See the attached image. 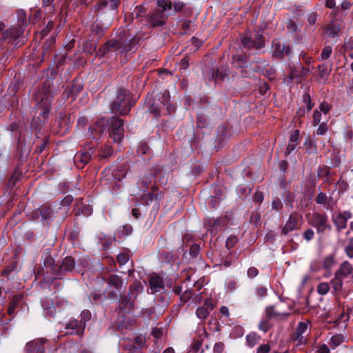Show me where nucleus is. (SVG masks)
Segmentation results:
<instances>
[{"instance_id":"f257e3e1","label":"nucleus","mask_w":353,"mask_h":353,"mask_svg":"<svg viewBox=\"0 0 353 353\" xmlns=\"http://www.w3.org/2000/svg\"><path fill=\"white\" fill-rule=\"evenodd\" d=\"M53 97L54 88L50 86L49 83L46 82L37 94L35 116L31 123L32 130H40L41 128L48 121Z\"/></svg>"},{"instance_id":"f03ea898","label":"nucleus","mask_w":353,"mask_h":353,"mask_svg":"<svg viewBox=\"0 0 353 353\" xmlns=\"http://www.w3.org/2000/svg\"><path fill=\"white\" fill-rule=\"evenodd\" d=\"M75 262L71 256L65 257L61 265H57L54 259L48 255L43 261L42 269L38 272L37 277L43 276L44 282L50 283L54 279H61L68 272H72L74 268Z\"/></svg>"},{"instance_id":"7ed1b4c3","label":"nucleus","mask_w":353,"mask_h":353,"mask_svg":"<svg viewBox=\"0 0 353 353\" xmlns=\"http://www.w3.org/2000/svg\"><path fill=\"white\" fill-rule=\"evenodd\" d=\"M108 3L99 1L92 8L97 19L90 26L89 37L92 41H99L112 22V14L107 12Z\"/></svg>"},{"instance_id":"20e7f679","label":"nucleus","mask_w":353,"mask_h":353,"mask_svg":"<svg viewBox=\"0 0 353 353\" xmlns=\"http://www.w3.org/2000/svg\"><path fill=\"white\" fill-rule=\"evenodd\" d=\"M133 104L130 101L129 92L125 89H119L110 108L114 113L126 115L130 111Z\"/></svg>"},{"instance_id":"39448f33","label":"nucleus","mask_w":353,"mask_h":353,"mask_svg":"<svg viewBox=\"0 0 353 353\" xmlns=\"http://www.w3.org/2000/svg\"><path fill=\"white\" fill-rule=\"evenodd\" d=\"M308 223L316 228L319 234L323 233L326 230H330L332 228L328 223V216L324 212H313Z\"/></svg>"},{"instance_id":"423d86ee","label":"nucleus","mask_w":353,"mask_h":353,"mask_svg":"<svg viewBox=\"0 0 353 353\" xmlns=\"http://www.w3.org/2000/svg\"><path fill=\"white\" fill-rule=\"evenodd\" d=\"M138 42V39L134 37L131 38H119L114 40L115 51L117 54H126L135 50Z\"/></svg>"},{"instance_id":"0eeeda50","label":"nucleus","mask_w":353,"mask_h":353,"mask_svg":"<svg viewBox=\"0 0 353 353\" xmlns=\"http://www.w3.org/2000/svg\"><path fill=\"white\" fill-rule=\"evenodd\" d=\"M124 122L117 117H112L110 126V137L114 143H121L124 137Z\"/></svg>"},{"instance_id":"6e6552de","label":"nucleus","mask_w":353,"mask_h":353,"mask_svg":"<svg viewBox=\"0 0 353 353\" xmlns=\"http://www.w3.org/2000/svg\"><path fill=\"white\" fill-rule=\"evenodd\" d=\"M163 198V193L161 191H158V188L156 185H151V192H145L141 196V200L146 205H149L152 203H154L156 207H159L161 201Z\"/></svg>"},{"instance_id":"1a4fd4ad","label":"nucleus","mask_w":353,"mask_h":353,"mask_svg":"<svg viewBox=\"0 0 353 353\" xmlns=\"http://www.w3.org/2000/svg\"><path fill=\"white\" fill-rule=\"evenodd\" d=\"M283 304H276L275 305H270L265 309V315L268 319H274L276 321H285L290 314L288 312H284L281 310V306Z\"/></svg>"},{"instance_id":"9d476101","label":"nucleus","mask_w":353,"mask_h":353,"mask_svg":"<svg viewBox=\"0 0 353 353\" xmlns=\"http://www.w3.org/2000/svg\"><path fill=\"white\" fill-rule=\"evenodd\" d=\"M23 33L22 27H12L5 30H3L0 24V39L8 43L13 42L19 39Z\"/></svg>"},{"instance_id":"9b49d317","label":"nucleus","mask_w":353,"mask_h":353,"mask_svg":"<svg viewBox=\"0 0 353 353\" xmlns=\"http://www.w3.org/2000/svg\"><path fill=\"white\" fill-rule=\"evenodd\" d=\"M47 344L48 341L46 339L40 338L27 343L25 350L27 353H46Z\"/></svg>"},{"instance_id":"f8f14e48","label":"nucleus","mask_w":353,"mask_h":353,"mask_svg":"<svg viewBox=\"0 0 353 353\" xmlns=\"http://www.w3.org/2000/svg\"><path fill=\"white\" fill-rule=\"evenodd\" d=\"M309 324V321H301L298 323L295 332L292 334V336L294 341L298 342V344L302 345L305 343Z\"/></svg>"},{"instance_id":"ddd939ff","label":"nucleus","mask_w":353,"mask_h":353,"mask_svg":"<svg viewBox=\"0 0 353 353\" xmlns=\"http://www.w3.org/2000/svg\"><path fill=\"white\" fill-rule=\"evenodd\" d=\"M352 218V213L350 211H343L339 212L333 218V223L338 232L347 228V221Z\"/></svg>"},{"instance_id":"4468645a","label":"nucleus","mask_w":353,"mask_h":353,"mask_svg":"<svg viewBox=\"0 0 353 353\" xmlns=\"http://www.w3.org/2000/svg\"><path fill=\"white\" fill-rule=\"evenodd\" d=\"M41 305L43 307V314L48 319H54L57 311L54 306V301L48 298L43 299L41 301Z\"/></svg>"},{"instance_id":"2eb2a0df","label":"nucleus","mask_w":353,"mask_h":353,"mask_svg":"<svg viewBox=\"0 0 353 353\" xmlns=\"http://www.w3.org/2000/svg\"><path fill=\"white\" fill-rule=\"evenodd\" d=\"M107 283L108 288L112 290L114 296H116L120 292L123 284L121 278L116 274L110 275L107 280Z\"/></svg>"},{"instance_id":"dca6fc26","label":"nucleus","mask_w":353,"mask_h":353,"mask_svg":"<svg viewBox=\"0 0 353 353\" xmlns=\"http://www.w3.org/2000/svg\"><path fill=\"white\" fill-rule=\"evenodd\" d=\"M272 48L275 57H283L284 55H290L291 48L289 46H285L280 39H275L272 41Z\"/></svg>"},{"instance_id":"f3484780","label":"nucleus","mask_w":353,"mask_h":353,"mask_svg":"<svg viewBox=\"0 0 353 353\" xmlns=\"http://www.w3.org/2000/svg\"><path fill=\"white\" fill-rule=\"evenodd\" d=\"M315 201L317 204L323 205L324 208L327 210H332L336 204L331 195L327 196L323 192H320L317 194Z\"/></svg>"},{"instance_id":"a211bd4d","label":"nucleus","mask_w":353,"mask_h":353,"mask_svg":"<svg viewBox=\"0 0 353 353\" xmlns=\"http://www.w3.org/2000/svg\"><path fill=\"white\" fill-rule=\"evenodd\" d=\"M85 327L79 321L72 319L65 326L68 334H81Z\"/></svg>"},{"instance_id":"6ab92c4d","label":"nucleus","mask_w":353,"mask_h":353,"mask_svg":"<svg viewBox=\"0 0 353 353\" xmlns=\"http://www.w3.org/2000/svg\"><path fill=\"white\" fill-rule=\"evenodd\" d=\"M154 174L151 172L141 175L137 183L138 188L143 192L148 191L149 185L152 183Z\"/></svg>"},{"instance_id":"aec40b11","label":"nucleus","mask_w":353,"mask_h":353,"mask_svg":"<svg viewBox=\"0 0 353 353\" xmlns=\"http://www.w3.org/2000/svg\"><path fill=\"white\" fill-rule=\"evenodd\" d=\"M149 286L152 294L160 292L164 289V283L158 275H154L149 279Z\"/></svg>"},{"instance_id":"412c9836","label":"nucleus","mask_w":353,"mask_h":353,"mask_svg":"<svg viewBox=\"0 0 353 353\" xmlns=\"http://www.w3.org/2000/svg\"><path fill=\"white\" fill-rule=\"evenodd\" d=\"M108 123V122L106 119L102 118L96 122L94 126L89 128V131L90 132V135L92 139H97V135L103 132Z\"/></svg>"},{"instance_id":"4be33fe9","label":"nucleus","mask_w":353,"mask_h":353,"mask_svg":"<svg viewBox=\"0 0 353 353\" xmlns=\"http://www.w3.org/2000/svg\"><path fill=\"white\" fill-rule=\"evenodd\" d=\"M157 10L163 14V15L168 17L171 14L172 3L170 0H157Z\"/></svg>"},{"instance_id":"5701e85b","label":"nucleus","mask_w":353,"mask_h":353,"mask_svg":"<svg viewBox=\"0 0 353 353\" xmlns=\"http://www.w3.org/2000/svg\"><path fill=\"white\" fill-rule=\"evenodd\" d=\"M170 99V96L167 90H164L159 98V101L165 108L168 114H171L175 111V106L171 104Z\"/></svg>"},{"instance_id":"b1692460","label":"nucleus","mask_w":353,"mask_h":353,"mask_svg":"<svg viewBox=\"0 0 353 353\" xmlns=\"http://www.w3.org/2000/svg\"><path fill=\"white\" fill-rule=\"evenodd\" d=\"M353 272V267L350 263L347 261H343L335 272L338 276H341L343 279L348 277Z\"/></svg>"},{"instance_id":"393cba45","label":"nucleus","mask_w":353,"mask_h":353,"mask_svg":"<svg viewBox=\"0 0 353 353\" xmlns=\"http://www.w3.org/2000/svg\"><path fill=\"white\" fill-rule=\"evenodd\" d=\"M298 221L297 219L292 214H290L287 222L282 229V233L287 234L289 232L297 229Z\"/></svg>"},{"instance_id":"a878e982","label":"nucleus","mask_w":353,"mask_h":353,"mask_svg":"<svg viewBox=\"0 0 353 353\" xmlns=\"http://www.w3.org/2000/svg\"><path fill=\"white\" fill-rule=\"evenodd\" d=\"M145 343V339L144 336L139 335L134 337L132 345H130L129 347H125V339H123L119 341V345L123 346L125 348L131 350V348L133 347L135 349H140L141 348Z\"/></svg>"},{"instance_id":"bb28decb","label":"nucleus","mask_w":353,"mask_h":353,"mask_svg":"<svg viewBox=\"0 0 353 353\" xmlns=\"http://www.w3.org/2000/svg\"><path fill=\"white\" fill-rule=\"evenodd\" d=\"M167 17L156 10L150 17V22L154 27L161 26L165 24Z\"/></svg>"},{"instance_id":"cd10ccee","label":"nucleus","mask_w":353,"mask_h":353,"mask_svg":"<svg viewBox=\"0 0 353 353\" xmlns=\"http://www.w3.org/2000/svg\"><path fill=\"white\" fill-rule=\"evenodd\" d=\"M119 308L121 312L130 313L134 308V302L131 301L128 296H125L121 298L119 303Z\"/></svg>"},{"instance_id":"c85d7f7f","label":"nucleus","mask_w":353,"mask_h":353,"mask_svg":"<svg viewBox=\"0 0 353 353\" xmlns=\"http://www.w3.org/2000/svg\"><path fill=\"white\" fill-rule=\"evenodd\" d=\"M92 152H78L74 157L75 163H81L82 166L87 164L91 159Z\"/></svg>"},{"instance_id":"c756f323","label":"nucleus","mask_w":353,"mask_h":353,"mask_svg":"<svg viewBox=\"0 0 353 353\" xmlns=\"http://www.w3.org/2000/svg\"><path fill=\"white\" fill-rule=\"evenodd\" d=\"M23 297V296L21 294L12 297L8 308V314L10 316H12L14 315V310L22 302Z\"/></svg>"},{"instance_id":"7c9ffc66","label":"nucleus","mask_w":353,"mask_h":353,"mask_svg":"<svg viewBox=\"0 0 353 353\" xmlns=\"http://www.w3.org/2000/svg\"><path fill=\"white\" fill-rule=\"evenodd\" d=\"M252 45H254V48L255 49H261L265 46L264 37L261 30H259L255 34V37L254 39H253Z\"/></svg>"},{"instance_id":"2f4dec72","label":"nucleus","mask_w":353,"mask_h":353,"mask_svg":"<svg viewBox=\"0 0 353 353\" xmlns=\"http://www.w3.org/2000/svg\"><path fill=\"white\" fill-rule=\"evenodd\" d=\"M17 17L18 21V26L22 27L26 26L29 23V19L27 17L26 12L24 10L19 9L17 11Z\"/></svg>"},{"instance_id":"473e14b6","label":"nucleus","mask_w":353,"mask_h":353,"mask_svg":"<svg viewBox=\"0 0 353 353\" xmlns=\"http://www.w3.org/2000/svg\"><path fill=\"white\" fill-rule=\"evenodd\" d=\"M110 50H115L114 40H109L103 45L98 50L97 55L104 56Z\"/></svg>"},{"instance_id":"72a5a7b5","label":"nucleus","mask_w":353,"mask_h":353,"mask_svg":"<svg viewBox=\"0 0 353 353\" xmlns=\"http://www.w3.org/2000/svg\"><path fill=\"white\" fill-rule=\"evenodd\" d=\"M261 339V336L254 332L250 333L246 336L247 345L250 347H253L256 345Z\"/></svg>"},{"instance_id":"f704fd0d","label":"nucleus","mask_w":353,"mask_h":353,"mask_svg":"<svg viewBox=\"0 0 353 353\" xmlns=\"http://www.w3.org/2000/svg\"><path fill=\"white\" fill-rule=\"evenodd\" d=\"M345 341V336L343 334H336L331 337L330 346L332 349H335Z\"/></svg>"},{"instance_id":"c9c22d12","label":"nucleus","mask_w":353,"mask_h":353,"mask_svg":"<svg viewBox=\"0 0 353 353\" xmlns=\"http://www.w3.org/2000/svg\"><path fill=\"white\" fill-rule=\"evenodd\" d=\"M339 32V27L336 24L331 23L327 25L325 33L329 37L334 38L338 36Z\"/></svg>"},{"instance_id":"e433bc0d","label":"nucleus","mask_w":353,"mask_h":353,"mask_svg":"<svg viewBox=\"0 0 353 353\" xmlns=\"http://www.w3.org/2000/svg\"><path fill=\"white\" fill-rule=\"evenodd\" d=\"M272 327V324L270 322V319H268L267 316L266 318L261 319L258 325L259 330L263 332L264 333H266L268 331H269Z\"/></svg>"},{"instance_id":"4c0bfd02","label":"nucleus","mask_w":353,"mask_h":353,"mask_svg":"<svg viewBox=\"0 0 353 353\" xmlns=\"http://www.w3.org/2000/svg\"><path fill=\"white\" fill-rule=\"evenodd\" d=\"M343 278L341 276H338L337 274L335 273L334 277L331 280V285L334 289V291L338 292L341 290L343 287Z\"/></svg>"},{"instance_id":"58836bf2","label":"nucleus","mask_w":353,"mask_h":353,"mask_svg":"<svg viewBox=\"0 0 353 353\" xmlns=\"http://www.w3.org/2000/svg\"><path fill=\"white\" fill-rule=\"evenodd\" d=\"M304 146L305 148L306 152L307 153H316V143L312 140L310 137L306 139Z\"/></svg>"},{"instance_id":"ea45409f","label":"nucleus","mask_w":353,"mask_h":353,"mask_svg":"<svg viewBox=\"0 0 353 353\" xmlns=\"http://www.w3.org/2000/svg\"><path fill=\"white\" fill-rule=\"evenodd\" d=\"M57 312H60L67 308L68 302L64 299L57 298L54 301Z\"/></svg>"},{"instance_id":"a19ab883","label":"nucleus","mask_w":353,"mask_h":353,"mask_svg":"<svg viewBox=\"0 0 353 353\" xmlns=\"http://www.w3.org/2000/svg\"><path fill=\"white\" fill-rule=\"evenodd\" d=\"M330 290V283L327 282H321L316 287L317 292L321 295H325Z\"/></svg>"},{"instance_id":"79ce46f5","label":"nucleus","mask_w":353,"mask_h":353,"mask_svg":"<svg viewBox=\"0 0 353 353\" xmlns=\"http://www.w3.org/2000/svg\"><path fill=\"white\" fill-rule=\"evenodd\" d=\"M330 75V70L327 69L326 64H322L319 66V77L322 80H325Z\"/></svg>"},{"instance_id":"37998d69","label":"nucleus","mask_w":353,"mask_h":353,"mask_svg":"<svg viewBox=\"0 0 353 353\" xmlns=\"http://www.w3.org/2000/svg\"><path fill=\"white\" fill-rule=\"evenodd\" d=\"M103 1H106L108 3V10L107 12L112 14V16L113 17V12H114V11L117 9L120 3V0H110V1L103 0Z\"/></svg>"},{"instance_id":"c03bdc74","label":"nucleus","mask_w":353,"mask_h":353,"mask_svg":"<svg viewBox=\"0 0 353 353\" xmlns=\"http://www.w3.org/2000/svg\"><path fill=\"white\" fill-rule=\"evenodd\" d=\"M130 259L129 251H125L120 253L117 256V261L120 265L126 264Z\"/></svg>"},{"instance_id":"a18cd8bd","label":"nucleus","mask_w":353,"mask_h":353,"mask_svg":"<svg viewBox=\"0 0 353 353\" xmlns=\"http://www.w3.org/2000/svg\"><path fill=\"white\" fill-rule=\"evenodd\" d=\"M41 215L43 219L48 220L52 214V210L48 205H43L40 210Z\"/></svg>"},{"instance_id":"49530a36","label":"nucleus","mask_w":353,"mask_h":353,"mask_svg":"<svg viewBox=\"0 0 353 353\" xmlns=\"http://www.w3.org/2000/svg\"><path fill=\"white\" fill-rule=\"evenodd\" d=\"M335 263V259L334 256L331 254L327 256L323 262V266L325 269H330L331 268L334 264Z\"/></svg>"},{"instance_id":"de8ad7c7","label":"nucleus","mask_w":353,"mask_h":353,"mask_svg":"<svg viewBox=\"0 0 353 353\" xmlns=\"http://www.w3.org/2000/svg\"><path fill=\"white\" fill-rule=\"evenodd\" d=\"M209 311L204 306L199 307L196 311V316L200 319H205L208 316Z\"/></svg>"},{"instance_id":"09e8293b","label":"nucleus","mask_w":353,"mask_h":353,"mask_svg":"<svg viewBox=\"0 0 353 353\" xmlns=\"http://www.w3.org/2000/svg\"><path fill=\"white\" fill-rule=\"evenodd\" d=\"M91 312L88 310H83L80 314V322L85 327L86 323L91 319Z\"/></svg>"},{"instance_id":"8fccbe9b","label":"nucleus","mask_w":353,"mask_h":353,"mask_svg":"<svg viewBox=\"0 0 353 353\" xmlns=\"http://www.w3.org/2000/svg\"><path fill=\"white\" fill-rule=\"evenodd\" d=\"M332 52V48L331 46H325L321 52L319 60L321 61L327 59L330 57Z\"/></svg>"},{"instance_id":"3c124183","label":"nucleus","mask_w":353,"mask_h":353,"mask_svg":"<svg viewBox=\"0 0 353 353\" xmlns=\"http://www.w3.org/2000/svg\"><path fill=\"white\" fill-rule=\"evenodd\" d=\"M113 153V149L111 146L105 145L104 148H103L101 150L100 156L102 158H108L110 156H112Z\"/></svg>"},{"instance_id":"603ef678","label":"nucleus","mask_w":353,"mask_h":353,"mask_svg":"<svg viewBox=\"0 0 353 353\" xmlns=\"http://www.w3.org/2000/svg\"><path fill=\"white\" fill-rule=\"evenodd\" d=\"M345 252L350 258H353V237L348 241L347 245L345 248Z\"/></svg>"},{"instance_id":"864d4df0","label":"nucleus","mask_w":353,"mask_h":353,"mask_svg":"<svg viewBox=\"0 0 353 353\" xmlns=\"http://www.w3.org/2000/svg\"><path fill=\"white\" fill-rule=\"evenodd\" d=\"M237 241L238 238L236 236H230L225 241V246L228 250H230L234 246Z\"/></svg>"},{"instance_id":"5fc2aeb1","label":"nucleus","mask_w":353,"mask_h":353,"mask_svg":"<svg viewBox=\"0 0 353 353\" xmlns=\"http://www.w3.org/2000/svg\"><path fill=\"white\" fill-rule=\"evenodd\" d=\"M268 294V289L264 286H259L256 288V295L259 298H264Z\"/></svg>"},{"instance_id":"6e6d98bb","label":"nucleus","mask_w":353,"mask_h":353,"mask_svg":"<svg viewBox=\"0 0 353 353\" xmlns=\"http://www.w3.org/2000/svg\"><path fill=\"white\" fill-rule=\"evenodd\" d=\"M328 130V127L326 122H322L319 123V128L316 130L317 135H324Z\"/></svg>"},{"instance_id":"4d7b16f0","label":"nucleus","mask_w":353,"mask_h":353,"mask_svg":"<svg viewBox=\"0 0 353 353\" xmlns=\"http://www.w3.org/2000/svg\"><path fill=\"white\" fill-rule=\"evenodd\" d=\"M225 349V345L222 342H217L213 346V353H223Z\"/></svg>"},{"instance_id":"13d9d810","label":"nucleus","mask_w":353,"mask_h":353,"mask_svg":"<svg viewBox=\"0 0 353 353\" xmlns=\"http://www.w3.org/2000/svg\"><path fill=\"white\" fill-rule=\"evenodd\" d=\"M253 39L250 37H245L241 39V44L244 48H254L252 45Z\"/></svg>"},{"instance_id":"bf43d9fd","label":"nucleus","mask_w":353,"mask_h":353,"mask_svg":"<svg viewBox=\"0 0 353 353\" xmlns=\"http://www.w3.org/2000/svg\"><path fill=\"white\" fill-rule=\"evenodd\" d=\"M271 350V347L270 344L265 343L261 344L259 346L256 350V353H269Z\"/></svg>"},{"instance_id":"052dcab7","label":"nucleus","mask_w":353,"mask_h":353,"mask_svg":"<svg viewBox=\"0 0 353 353\" xmlns=\"http://www.w3.org/2000/svg\"><path fill=\"white\" fill-rule=\"evenodd\" d=\"M303 236L307 241H310L314 239V232L312 229L308 228L303 232Z\"/></svg>"},{"instance_id":"680f3d73","label":"nucleus","mask_w":353,"mask_h":353,"mask_svg":"<svg viewBox=\"0 0 353 353\" xmlns=\"http://www.w3.org/2000/svg\"><path fill=\"white\" fill-rule=\"evenodd\" d=\"M220 219H214L213 221L211 220H207L204 221V226L208 230H211V227H215L216 225L220 223Z\"/></svg>"},{"instance_id":"e2e57ef3","label":"nucleus","mask_w":353,"mask_h":353,"mask_svg":"<svg viewBox=\"0 0 353 353\" xmlns=\"http://www.w3.org/2000/svg\"><path fill=\"white\" fill-rule=\"evenodd\" d=\"M225 288H226L227 291H229V292L234 291L236 288V281L233 280V279H230V280L228 281L226 283V285H225Z\"/></svg>"},{"instance_id":"0e129e2a","label":"nucleus","mask_w":353,"mask_h":353,"mask_svg":"<svg viewBox=\"0 0 353 353\" xmlns=\"http://www.w3.org/2000/svg\"><path fill=\"white\" fill-rule=\"evenodd\" d=\"M321 115H322V114L321 112H319L317 110H314V112L313 113V121H312L314 125H317L318 124L320 123V121L321 119Z\"/></svg>"},{"instance_id":"69168bd1","label":"nucleus","mask_w":353,"mask_h":353,"mask_svg":"<svg viewBox=\"0 0 353 353\" xmlns=\"http://www.w3.org/2000/svg\"><path fill=\"white\" fill-rule=\"evenodd\" d=\"M172 6L174 12H180L183 9L185 4L179 0H175L174 1Z\"/></svg>"},{"instance_id":"338daca9","label":"nucleus","mask_w":353,"mask_h":353,"mask_svg":"<svg viewBox=\"0 0 353 353\" xmlns=\"http://www.w3.org/2000/svg\"><path fill=\"white\" fill-rule=\"evenodd\" d=\"M149 110L151 113L154 114V116L156 118H159L160 117L161 112H160V109L157 105H155L154 103L150 105V106L149 108Z\"/></svg>"},{"instance_id":"774afa93","label":"nucleus","mask_w":353,"mask_h":353,"mask_svg":"<svg viewBox=\"0 0 353 353\" xmlns=\"http://www.w3.org/2000/svg\"><path fill=\"white\" fill-rule=\"evenodd\" d=\"M298 143H295V142H289L288 145H287V148H286V150H285V155H289L291 154V152H292L296 148V146L298 145Z\"/></svg>"}]
</instances>
